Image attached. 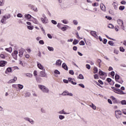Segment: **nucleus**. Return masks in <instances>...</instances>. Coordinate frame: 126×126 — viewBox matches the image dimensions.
<instances>
[{"label":"nucleus","instance_id":"nucleus-44","mask_svg":"<svg viewBox=\"0 0 126 126\" xmlns=\"http://www.w3.org/2000/svg\"><path fill=\"white\" fill-rule=\"evenodd\" d=\"M93 6H99V3L97 2H94L92 4Z\"/></svg>","mask_w":126,"mask_h":126},{"label":"nucleus","instance_id":"nucleus-25","mask_svg":"<svg viewBox=\"0 0 126 126\" xmlns=\"http://www.w3.org/2000/svg\"><path fill=\"white\" fill-rule=\"evenodd\" d=\"M99 75H101V76H104V75H105V74H106V73L103 72L102 70H99Z\"/></svg>","mask_w":126,"mask_h":126},{"label":"nucleus","instance_id":"nucleus-18","mask_svg":"<svg viewBox=\"0 0 126 126\" xmlns=\"http://www.w3.org/2000/svg\"><path fill=\"white\" fill-rule=\"evenodd\" d=\"M32 22H33V23H34V24H39V21H38V20H37V19L33 17L32 18Z\"/></svg>","mask_w":126,"mask_h":126},{"label":"nucleus","instance_id":"nucleus-54","mask_svg":"<svg viewBox=\"0 0 126 126\" xmlns=\"http://www.w3.org/2000/svg\"><path fill=\"white\" fill-rule=\"evenodd\" d=\"M108 44L110 45V46H113L114 45V42L112 41H110L108 42Z\"/></svg>","mask_w":126,"mask_h":126},{"label":"nucleus","instance_id":"nucleus-62","mask_svg":"<svg viewBox=\"0 0 126 126\" xmlns=\"http://www.w3.org/2000/svg\"><path fill=\"white\" fill-rule=\"evenodd\" d=\"M68 80L69 82H71L73 80H74V79L72 78H68Z\"/></svg>","mask_w":126,"mask_h":126},{"label":"nucleus","instance_id":"nucleus-43","mask_svg":"<svg viewBox=\"0 0 126 126\" xmlns=\"http://www.w3.org/2000/svg\"><path fill=\"white\" fill-rule=\"evenodd\" d=\"M51 23L54 24V25H57V24H58V23L57 22V21L54 20H51Z\"/></svg>","mask_w":126,"mask_h":126},{"label":"nucleus","instance_id":"nucleus-17","mask_svg":"<svg viewBox=\"0 0 126 126\" xmlns=\"http://www.w3.org/2000/svg\"><path fill=\"white\" fill-rule=\"evenodd\" d=\"M37 67H38V68H39V69H41V70L45 69L44 68V66H43V65H42V64L39 63V62L37 63Z\"/></svg>","mask_w":126,"mask_h":126},{"label":"nucleus","instance_id":"nucleus-45","mask_svg":"<svg viewBox=\"0 0 126 126\" xmlns=\"http://www.w3.org/2000/svg\"><path fill=\"white\" fill-rule=\"evenodd\" d=\"M120 52H122L123 53H124V52H125V50L124 49V47H120Z\"/></svg>","mask_w":126,"mask_h":126},{"label":"nucleus","instance_id":"nucleus-56","mask_svg":"<svg viewBox=\"0 0 126 126\" xmlns=\"http://www.w3.org/2000/svg\"><path fill=\"white\" fill-rule=\"evenodd\" d=\"M120 3H121V4H123V5H126V0H122Z\"/></svg>","mask_w":126,"mask_h":126},{"label":"nucleus","instance_id":"nucleus-1","mask_svg":"<svg viewBox=\"0 0 126 126\" xmlns=\"http://www.w3.org/2000/svg\"><path fill=\"white\" fill-rule=\"evenodd\" d=\"M38 88L42 92H43V93H49V91H50L49 88L44 85H38Z\"/></svg>","mask_w":126,"mask_h":126},{"label":"nucleus","instance_id":"nucleus-32","mask_svg":"<svg viewBox=\"0 0 126 126\" xmlns=\"http://www.w3.org/2000/svg\"><path fill=\"white\" fill-rule=\"evenodd\" d=\"M90 107H91L93 110H96V106H95V105H94L93 103H92L91 105H90Z\"/></svg>","mask_w":126,"mask_h":126},{"label":"nucleus","instance_id":"nucleus-24","mask_svg":"<svg viewBox=\"0 0 126 126\" xmlns=\"http://www.w3.org/2000/svg\"><path fill=\"white\" fill-rule=\"evenodd\" d=\"M11 71H12V69L11 67H8L5 71V73H6V72H11Z\"/></svg>","mask_w":126,"mask_h":126},{"label":"nucleus","instance_id":"nucleus-7","mask_svg":"<svg viewBox=\"0 0 126 126\" xmlns=\"http://www.w3.org/2000/svg\"><path fill=\"white\" fill-rule=\"evenodd\" d=\"M43 18H40V20L42 22V23H45V24L48 23V19H47V17H46V15H43Z\"/></svg>","mask_w":126,"mask_h":126},{"label":"nucleus","instance_id":"nucleus-8","mask_svg":"<svg viewBox=\"0 0 126 126\" xmlns=\"http://www.w3.org/2000/svg\"><path fill=\"white\" fill-rule=\"evenodd\" d=\"M18 55V51L15 50L12 53V56L13 57V59L14 60H17V56Z\"/></svg>","mask_w":126,"mask_h":126},{"label":"nucleus","instance_id":"nucleus-50","mask_svg":"<svg viewBox=\"0 0 126 126\" xmlns=\"http://www.w3.org/2000/svg\"><path fill=\"white\" fill-rule=\"evenodd\" d=\"M0 58H1V59H5V56H4V55L1 54H0Z\"/></svg>","mask_w":126,"mask_h":126},{"label":"nucleus","instance_id":"nucleus-35","mask_svg":"<svg viewBox=\"0 0 126 126\" xmlns=\"http://www.w3.org/2000/svg\"><path fill=\"white\" fill-rule=\"evenodd\" d=\"M29 123H30V124H31V125H34L35 122H34V120H33L32 119H31L30 118V120H29Z\"/></svg>","mask_w":126,"mask_h":126},{"label":"nucleus","instance_id":"nucleus-31","mask_svg":"<svg viewBox=\"0 0 126 126\" xmlns=\"http://www.w3.org/2000/svg\"><path fill=\"white\" fill-rule=\"evenodd\" d=\"M64 116L63 115H59V120H63L64 119Z\"/></svg>","mask_w":126,"mask_h":126},{"label":"nucleus","instance_id":"nucleus-60","mask_svg":"<svg viewBox=\"0 0 126 126\" xmlns=\"http://www.w3.org/2000/svg\"><path fill=\"white\" fill-rule=\"evenodd\" d=\"M31 94L30 93H27L25 94V97H29Z\"/></svg>","mask_w":126,"mask_h":126},{"label":"nucleus","instance_id":"nucleus-39","mask_svg":"<svg viewBox=\"0 0 126 126\" xmlns=\"http://www.w3.org/2000/svg\"><path fill=\"white\" fill-rule=\"evenodd\" d=\"M25 75L28 77H31H31H32V76H33V75L31 73H27V74H25Z\"/></svg>","mask_w":126,"mask_h":126},{"label":"nucleus","instance_id":"nucleus-40","mask_svg":"<svg viewBox=\"0 0 126 126\" xmlns=\"http://www.w3.org/2000/svg\"><path fill=\"white\" fill-rule=\"evenodd\" d=\"M121 104L122 105H126V100H123L121 102Z\"/></svg>","mask_w":126,"mask_h":126},{"label":"nucleus","instance_id":"nucleus-20","mask_svg":"<svg viewBox=\"0 0 126 126\" xmlns=\"http://www.w3.org/2000/svg\"><path fill=\"white\" fill-rule=\"evenodd\" d=\"M91 34L92 36H93L95 38H98V36H97V33L95 31L91 32Z\"/></svg>","mask_w":126,"mask_h":126},{"label":"nucleus","instance_id":"nucleus-26","mask_svg":"<svg viewBox=\"0 0 126 126\" xmlns=\"http://www.w3.org/2000/svg\"><path fill=\"white\" fill-rule=\"evenodd\" d=\"M5 50L7 52H8L9 53H11V52H12V48H11V47H9L8 48H6Z\"/></svg>","mask_w":126,"mask_h":126},{"label":"nucleus","instance_id":"nucleus-46","mask_svg":"<svg viewBox=\"0 0 126 126\" xmlns=\"http://www.w3.org/2000/svg\"><path fill=\"white\" fill-rule=\"evenodd\" d=\"M17 16L20 18H21L22 17H23V15L21 13H19L17 15Z\"/></svg>","mask_w":126,"mask_h":126},{"label":"nucleus","instance_id":"nucleus-5","mask_svg":"<svg viewBox=\"0 0 126 126\" xmlns=\"http://www.w3.org/2000/svg\"><path fill=\"white\" fill-rule=\"evenodd\" d=\"M117 23L118 25H119V26H120V27L122 28V29H124V28H125V26H124V21H123V20L121 19H118L117 20Z\"/></svg>","mask_w":126,"mask_h":126},{"label":"nucleus","instance_id":"nucleus-30","mask_svg":"<svg viewBox=\"0 0 126 126\" xmlns=\"http://www.w3.org/2000/svg\"><path fill=\"white\" fill-rule=\"evenodd\" d=\"M79 43V41L77 39H74L73 42V45H77V44H78Z\"/></svg>","mask_w":126,"mask_h":126},{"label":"nucleus","instance_id":"nucleus-33","mask_svg":"<svg viewBox=\"0 0 126 126\" xmlns=\"http://www.w3.org/2000/svg\"><path fill=\"white\" fill-rule=\"evenodd\" d=\"M62 22H63V24H68V21H67V20H66V19H64L62 21Z\"/></svg>","mask_w":126,"mask_h":126},{"label":"nucleus","instance_id":"nucleus-9","mask_svg":"<svg viewBox=\"0 0 126 126\" xmlns=\"http://www.w3.org/2000/svg\"><path fill=\"white\" fill-rule=\"evenodd\" d=\"M100 8L102 11L106 12V6L103 3L100 4Z\"/></svg>","mask_w":126,"mask_h":126},{"label":"nucleus","instance_id":"nucleus-11","mask_svg":"<svg viewBox=\"0 0 126 126\" xmlns=\"http://www.w3.org/2000/svg\"><path fill=\"white\" fill-rule=\"evenodd\" d=\"M46 71V70L44 69L42 70V71H41L39 73V76H41V77H46V73L45 72Z\"/></svg>","mask_w":126,"mask_h":126},{"label":"nucleus","instance_id":"nucleus-2","mask_svg":"<svg viewBox=\"0 0 126 126\" xmlns=\"http://www.w3.org/2000/svg\"><path fill=\"white\" fill-rule=\"evenodd\" d=\"M115 117L117 120H120L121 118V115H123V112L120 110H117L115 111Z\"/></svg>","mask_w":126,"mask_h":126},{"label":"nucleus","instance_id":"nucleus-29","mask_svg":"<svg viewBox=\"0 0 126 126\" xmlns=\"http://www.w3.org/2000/svg\"><path fill=\"white\" fill-rule=\"evenodd\" d=\"M48 50L50 51V52H53L54 51V48L53 47H51V46H48L47 47Z\"/></svg>","mask_w":126,"mask_h":126},{"label":"nucleus","instance_id":"nucleus-34","mask_svg":"<svg viewBox=\"0 0 126 126\" xmlns=\"http://www.w3.org/2000/svg\"><path fill=\"white\" fill-rule=\"evenodd\" d=\"M4 5V0H0V6H2Z\"/></svg>","mask_w":126,"mask_h":126},{"label":"nucleus","instance_id":"nucleus-47","mask_svg":"<svg viewBox=\"0 0 126 126\" xmlns=\"http://www.w3.org/2000/svg\"><path fill=\"white\" fill-rule=\"evenodd\" d=\"M73 23L74 24V25H77V24H78V22H77V21L76 20H74L73 21Z\"/></svg>","mask_w":126,"mask_h":126},{"label":"nucleus","instance_id":"nucleus-14","mask_svg":"<svg viewBox=\"0 0 126 126\" xmlns=\"http://www.w3.org/2000/svg\"><path fill=\"white\" fill-rule=\"evenodd\" d=\"M24 53V49H21L19 50V56L21 58H22V56H23V54Z\"/></svg>","mask_w":126,"mask_h":126},{"label":"nucleus","instance_id":"nucleus-51","mask_svg":"<svg viewBox=\"0 0 126 126\" xmlns=\"http://www.w3.org/2000/svg\"><path fill=\"white\" fill-rule=\"evenodd\" d=\"M78 85L82 87V88H85V86L83 84H79Z\"/></svg>","mask_w":126,"mask_h":126},{"label":"nucleus","instance_id":"nucleus-10","mask_svg":"<svg viewBox=\"0 0 126 126\" xmlns=\"http://www.w3.org/2000/svg\"><path fill=\"white\" fill-rule=\"evenodd\" d=\"M62 63H63V61L61 59L57 60L55 64L57 66H62Z\"/></svg>","mask_w":126,"mask_h":126},{"label":"nucleus","instance_id":"nucleus-61","mask_svg":"<svg viewBox=\"0 0 126 126\" xmlns=\"http://www.w3.org/2000/svg\"><path fill=\"white\" fill-rule=\"evenodd\" d=\"M69 73L70 74H71V75H73V74H74V72L73 71V70H70L69 71Z\"/></svg>","mask_w":126,"mask_h":126},{"label":"nucleus","instance_id":"nucleus-27","mask_svg":"<svg viewBox=\"0 0 126 126\" xmlns=\"http://www.w3.org/2000/svg\"><path fill=\"white\" fill-rule=\"evenodd\" d=\"M27 28L29 29V30H33L34 29V26H27Z\"/></svg>","mask_w":126,"mask_h":126},{"label":"nucleus","instance_id":"nucleus-42","mask_svg":"<svg viewBox=\"0 0 126 126\" xmlns=\"http://www.w3.org/2000/svg\"><path fill=\"white\" fill-rule=\"evenodd\" d=\"M94 73H97V72H98V68L96 67L94 68Z\"/></svg>","mask_w":126,"mask_h":126},{"label":"nucleus","instance_id":"nucleus-53","mask_svg":"<svg viewBox=\"0 0 126 126\" xmlns=\"http://www.w3.org/2000/svg\"><path fill=\"white\" fill-rule=\"evenodd\" d=\"M108 28H111L113 29L114 28V25H113L112 24H109L108 26Z\"/></svg>","mask_w":126,"mask_h":126},{"label":"nucleus","instance_id":"nucleus-59","mask_svg":"<svg viewBox=\"0 0 126 126\" xmlns=\"http://www.w3.org/2000/svg\"><path fill=\"white\" fill-rule=\"evenodd\" d=\"M67 28L65 27H63L61 28V30H62V31H65V30H66Z\"/></svg>","mask_w":126,"mask_h":126},{"label":"nucleus","instance_id":"nucleus-52","mask_svg":"<svg viewBox=\"0 0 126 126\" xmlns=\"http://www.w3.org/2000/svg\"><path fill=\"white\" fill-rule=\"evenodd\" d=\"M94 79H99V76H98V75L97 74L94 75Z\"/></svg>","mask_w":126,"mask_h":126},{"label":"nucleus","instance_id":"nucleus-22","mask_svg":"<svg viewBox=\"0 0 126 126\" xmlns=\"http://www.w3.org/2000/svg\"><path fill=\"white\" fill-rule=\"evenodd\" d=\"M62 67L65 69V70H68V67L65 63H63L62 64Z\"/></svg>","mask_w":126,"mask_h":126},{"label":"nucleus","instance_id":"nucleus-55","mask_svg":"<svg viewBox=\"0 0 126 126\" xmlns=\"http://www.w3.org/2000/svg\"><path fill=\"white\" fill-rule=\"evenodd\" d=\"M4 111V108L0 105V112H3Z\"/></svg>","mask_w":126,"mask_h":126},{"label":"nucleus","instance_id":"nucleus-48","mask_svg":"<svg viewBox=\"0 0 126 126\" xmlns=\"http://www.w3.org/2000/svg\"><path fill=\"white\" fill-rule=\"evenodd\" d=\"M86 68H87L88 69H90V68H91V66H90V65L89 64H87L86 65Z\"/></svg>","mask_w":126,"mask_h":126},{"label":"nucleus","instance_id":"nucleus-38","mask_svg":"<svg viewBox=\"0 0 126 126\" xmlns=\"http://www.w3.org/2000/svg\"><path fill=\"white\" fill-rule=\"evenodd\" d=\"M79 45L80 46H84V45H85V43H84V41L83 40H81L79 42Z\"/></svg>","mask_w":126,"mask_h":126},{"label":"nucleus","instance_id":"nucleus-16","mask_svg":"<svg viewBox=\"0 0 126 126\" xmlns=\"http://www.w3.org/2000/svg\"><path fill=\"white\" fill-rule=\"evenodd\" d=\"M6 63H7V62L6 61H0V67L5 66V64H6Z\"/></svg>","mask_w":126,"mask_h":126},{"label":"nucleus","instance_id":"nucleus-57","mask_svg":"<svg viewBox=\"0 0 126 126\" xmlns=\"http://www.w3.org/2000/svg\"><path fill=\"white\" fill-rule=\"evenodd\" d=\"M54 73H55V74H60V71L58 70H55Z\"/></svg>","mask_w":126,"mask_h":126},{"label":"nucleus","instance_id":"nucleus-12","mask_svg":"<svg viewBox=\"0 0 126 126\" xmlns=\"http://www.w3.org/2000/svg\"><path fill=\"white\" fill-rule=\"evenodd\" d=\"M115 93H117V94H120V95H124L126 94L124 91H122V90H120L119 89H117V90L115 91Z\"/></svg>","mask_w":126,"mask_h":126},{"label":"nucleus","instance_id":"nucleus-49","mask_svg":"<svg viewBox=\"0 0 126 126\" xmlns=\"http://www.w3.org/2000/svg\"><path fill=\"white\" fill-rule=\"evenodd\" d=\"M122 112L124 114V115H125L126 116V109H123L122 110Z\"/></svg>","mask_w":126,"mask_h":126},{"label":"nucleus","instance_id":"nucleus-6","mask_svg":"<svg viewBox=\"0 0 126 126\" xmlns=\"http://www.w3.org/2000/svg\"><path fill=\"white\" fill-rule=\"evenodd\" d=\"M62 95L63 96H70L71 97H72L73 96V94L71 93L68 92L67 91H64L62 94Z\"/></svg>","mask_w":126,"mask_h":126},{"label":"nucleus","instance_id":"nucleus-21","mask_svg":"<svg viewBox=\"0 0 126 126\" xmlns=\"http://www.w3.org/2000/svg\"><path fill=\"white\" fill-rule=\"evenodd\" d=\"M58 113V114H60V115H68V114H69L64 112L63 109L59 111Z\"/></svg>","mask_w":126,"mask_h":126},{"label":"nucleus","instance_id":"nucleus-41","mask_svg":"<svg viewBox=\"0 0 126 126\" xmlns=\"http://www.w3.org/2000/svg\"><path fill=\"white\" fill-rule=\"evenodd\" d=\"M39 44H40V45H44V44H45V42H44V40H40L39 41Z\"/></svg>","mask_w":126,"mask_h":126},{"label":"nucleus","instance_id":"nucleus-36","mask_svg":"<svg viewBox=\"0 0 126 126\" xmlns=\"http://www.w3.org/2000/svg\"><path fill=\"white\" fill-rule=\"evenodd\" d=\"M125 6H123V5L120 6L119 8V10H121V11L124 10V9H125Z\"/></svg>","mask_w":126,"mask_h":126},{"label":"nucleus","instance_id":"nucleus-37","mask_svg":"<svg viewBox=\"0 0 126 126\" xmlns=\"http://www.w3.org/2000/svg\"><path fill=\"white\" fill-rule=\"evenodd\" d=\"M78 78L79 79H84V77L83 76V75L80 74V75H79L78 76Z\"/></svg>","mask_w":126,"mask_h":126},{"label":"nucleus","instance_id":"nucleus-4","mask_svg":"<svg viewBox=\"0 0 126 126\" xmlns=\"http://www.w3.org/2000/svg\"><path fill=\"white\" fill-rule=\"evenodd\" d=\"M10 18V14L5 15L2 16V19L0 21V22L1 23H4V21H5L6 20H7V19H9Z\"/></svg>","mask_w":126,"mask_h":126},{"label":"nucleus","instance_id":"nucleus-19","mask_svg":"<svg viewBox=\"0 0 126 126\" xmlns=\"http://www.w3.org/2000/svg\"><path fill=\"white\" fill-rule=\"evenodd\" d=\"M16 80H17V77H14L13 79L10 80L8 82V83H14V82H15V81H16Z\"/></svg>","mask_w":126,"mask_h":126},{"label":"nucleus","instance_id":"nucleus-58","mask_svg":"<svg viewBox=\"0 0 126 126\" xmlns=\"http://www.w3.org/2000/svg\"><path fill=\"white\" fill-rule=\"evenodd\" d=\"M105 18H106L108 20H112V17L110 16H106Z\"/></svg>","mask_w":126,"mask_h":126},{"label":"nucleus","instance_id":"nucleus-3","mask_svg":"<svg viewBox=\"0 0 126 126\" xmlns=\"http://www.w3.org/2000/svg\"><path fill=\"white\" fill-rule=\"evenodd\" d=\"M115 78L116 81L119 82V83H121V84H123V83H124V80H123V79L120 78V76L117 74H115Z\"/></svg>","mask_w":126,"mask_h":126},{"label":"nucleus","instance_id":"nucleus-13","mask_svg":"<svg viewBox=\"0 0 126 126\" xmlns=\"http://www.w3.org/2000/svg\"><path fill=\"white\" fill-rule=\"evenodd\" d=\"M112 5L114 9H115V10H118V6L119 5V4L118 3V2H113V3H112Z\"/></svg>","mask_w":126,"mask_h":126},{"label":"nucleus","instance_id":"nucleus-64","mask_svg":"<svg viewBox=\"0 0 126 126\" xmlns=\"http://www.w3.org/2000/svg\"><path fill=\"white\" fill-rule=\"evenodd\" d=\"M73 51H77V47H76V46H74V47H73Z\"/></svg>","mask_w":126,"mask_h":126},{"label":"nucleus","instance_id":"nucleus-63","mask_svg":"<svg viewBox=\"0 0 126 126\" xmlns=\"http://www.w3.org/2000/svg\"><path fill=\"white\" fill-rule=\"evenodd\" d=\"M25 121H27V122H29V120H30V118L26 117L24 118Z\"/></svg>","mask_w":126,"mask_h":126},{"label":"nucleus","instance_id":"nucleus-28","mask_svg":"<svg viewBox=\"0 0 126 126\" xmlns=\"http://www.w3.org/2000/svg\"><path fill=\"white\" fill-rule=\"evenodd\" d=\"M17 87L19 88V89L22 90L23 89V87H24V86L22 85L21 84H17Z\"/></svg>","mask_w":126,"mask_h":126},{"label":"nucleus","instance_id":"nucleus-23","mask_svg":"<svg viewBox=\"0 0 126 126\" xmlns=\"http://www.w3.org/2000/svg\"><path fill=\"white\" fill-rule=\"evenodd\" d=\"M97 63L98 64L99 67H101V66H102V60L98 59L97 60Z\"/></svg>","mask_w":126,"mask_h":126},{"label":"nucleus","instance_id":"nucleus-15","mask_svg":"<svg viewBox=\"0 0 126 126\" xmlns=\"http://www.w3.org/2000/svg\"><path fill=\"white\" fill-rule=\"evenodd\" d=\"M26 18H27L28 19L29 21H31L32 20V18H33V17H32L30 14H26L25 15Z\"/></svg>","mask_w":126,"mask_h":126}]
</instances>
